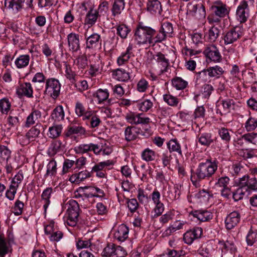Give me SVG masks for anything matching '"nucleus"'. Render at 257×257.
I'll return each instance as SVG.
<instances>
[{
  "instance_id": "e433bc0d",
  "label": "nucleus",
  "mask_w": 257,
  "mask_h": 257,
  "mask_svg": "<svg viewBox=\"0 0 257 257\" xmlns=\"http://www.w3.org/2000/svg\"><path fill=\"white\" fill-rule=\"evenodd\" d=\"M164 101L169 106L176 107L180 102V99L171 94L170 93L163 95Z\"/></svg>"
},
{
  "instance_id": "a19ab883",
  "label": "nucleus",
  "mask_w": 257,
  "mask_h": 257,
  "mask_svg": "<svg viewBox=\"0 0 257 257\" xmlns=\"http://www.w3.org/2000/svg\"><path fill=\"white\" fill-rule=\"evenodd\" d=\"M85 132V128L82 126L72 125L68 128L65 136L68 137L73 134L84 135Z\"/></svg>"
},
{
  "instance_id": "6ab92c4d",
  "label": "nucleus",
  "mask_w": 257,
  "mask_h": 257,
  "mask_svg": "<svg viewBox=\"0 0 257 257\" xmlns=\"http://www.w3.org/2000/svg\"><path fill=\"white\" fill-rule=\"evenodd\" d=\"M79 206L78 202L74 200L69 201V205L67 209L69 218L76 219L78 218L79 213Z\"/></svg>"
},
{
  "instance_id": "5701e85b",
  "label": "nucleus",
  "mask_w": 257,
  "mask_h": 257,
  "mask_svg": "<svg viewBox=\"0 0 257 257\" xmlns=\"http://www.w3.org/2000/svg\"><path fill=\"white\" fill-rule=\"evenodd\" d=\"M147 10L153 15H160L162 11L161 3L158 0H149L147 3Z\"/></svg>"
},
{
  "instance_id": "864d4df0",
  "label": "nucleus",
  "mask_w": 257,
  "mask_h": 257,
  "mask_svg": "<svg viewBox=\"0 0 257 257\" xmlns=\"http://www.w3.org/2000/svg\"><path fill=\"white\" fill-rule=\"evenodd\" d=\"M96 97L98 99V103H101L107 99L109 96V92L107 89H98L95 94Z\"/></svg>"
},
{
  "instance_id": "49530a36",
  "label": "nucleus",
  "mask_w": 257,
  "mask_h": 257,
  "mask_svg": "<svg viewBox=\"0 0 257 257\" xmlns=\"http://www.w3.org/2000/svg\"><path fill=\"white\" fill-rule=\"evenodd\" d=\"M219 30L215 27H211L208 31L207 39L210 42H214L219 36Z\"/></svg>"
},
{
  "instance_id": "a878e982",
  "label": "nucleus",
  "mask_w": 257,
  "mask_h": 257,
  "mask_svg": "<svg viewBox=\"0 0 257 257\" xmlns=\"http://www.w3.org/2000/svg\"><path fill=\"white\" fill-rule=\"evenodd\" d=\"M113 77L120 81H126L130 78V73L124 69L118 68L112 71Z\"/></svg>"
},
{
  "instance_id": "09e8293b",
  "label": "nucleus",
  "mask_w": 257,
  "mask_h": 257,
  "mask_svg": "<svg viewBox=\"0 0 257 257\" xmlns=\"http://www.w3.org/2000/svg\"><path fill=\"white\" fill-rule=\"evenodd\" d=\"M142 158L147 162L152 161L155 158V153L152 150L147 148L142 152Z\"/></svg>"
},
{
  "instance_id": "4d7b16f0",
  "label": "nucleus",
  "mask_w": 257,
  "mask_h": 257,
  "mask_svg": "<svg viewBox=\"0 0 257 257\" xmlns=\"http://www.w3.org/2000/svg\"><path fill=\"white\" fill-rule=\"evenodd\" d=\"M65 76L66 77L69 79L72 83H74L75 80L76 74L74 71L72 70L71 66L67 64H65Z\"/></svg>"
},
{
  "instance_id": "37998d69",
  "label": "nucleus",
  "mask_w": 257,
  "mask_h": 257,
  "mask_svg": "<svg viewBox=\"0 0 257 257\" xmlns=\"http://www.w3.org/2000/svg\"><path fill=\"white\" fill-rule=\"evenodd\" d=\"M173 86L178 90H182L185 89L188 82L180 77H175L172 81Z\"/></svg>"
},
{
  "instance_id": "20e7f679",
  "label": "nucleus",
  "mask_w": 257,
  "mask_h": 257,
  "mask_svg": "<svg viewBox=\"0 0 257 257\" xmlns=\"http://www.w3.org/2000/svg\"><path fill=\"white\" fill-rule=\"evenodd\" d=\"M61 84L58 80L55 78H49L46 80L45 94L55 99L60 95Z\"/></svg>"
},
{
  "instance_id": "473e14b6",
  "label": "nucleus",
  "mask_w": 257,
  "mask_h": 257,
  "mask_svg": "<svg viewBox=\"0 0 257 257\" xmlns=\"http://www.w3.org/2000/svg\"><path fill=\"white\" fill-rule=\"evenodd\" d=\"M53 189L51 187H48L43 191L41 195L42 199L44 201L43 208L45 214L46 213L47 209L50 203V198Z\"/></svg>"
},
{
  "instance_id": "9b49d317",
  "label": "nucleus",
  "mask_w": 257,
  "mask_h": 257,
  "mask_svg": "<svg viewBox=\"0 0 257 257\" xmlns=\"http://www.w3.org/2000/svg\"><path fill=\"white\" fill-rule=\"evenodd\" d=\"M240 221V213L237 211L231 212L226 216L225 220L226 229L228 230L232 229L237 225Z\"/></svg>"
},
{
  "instance_id": "338daca9",
  "label": "nucleus",
  "mask_w": 257,
  "mask_h": 257,
  "mask_svg": "<svg viewBox=\"0 0 257 257\" xmlns=\"http://www.w3.org/2000/svg\"><path fill=\"white\" fill-rule=\"evenodd\" d=\"M74 63L80 68L84 69L87 65V59L85 55L79 56L74 61Z\"/></svg>"
},
{
  "instance_id": "f03ea898",
  "label": "nucleus",
  "mask_w": 257,
  "mask_h": 257,
  "mask_svg": "<svg viewBox=\"0 0 257 257\" xmlns=\"http://www.w3.org/2000/svg\"><path fill=\"white\" fill-rule=\"evenodd\" d=\"M156 33L155 29L144 25L143 23H140L137 26L135 31V40L139 45L148 43L150 44L158 43V42H156L154 36Z\"/></svg>"
},
{
  "instance_id": "a18cd8bd",
  "label": "nucleus",
  "mask_w": 257,
  "mask_h": 257,
  "mask_svg": "<svg viewBox=\"0 0 257 257\" xmlns=\"http://www.w3.org/2000/svg\"><path fill=\"white\" fill-rule=\"evenodd\" d=\"M136 131H135V127L132 126H127L124 131L125 138L127 141H131L135 140L137 135Z\"/></svg>"
},
{
  "instance_id": "9d476101",
  "label": "nucleus",
  "mask_w": 257,
  "mask_h": 257,
  "mask_svg": "<svg viewBox=\"0 0 257 257\" xmlns=\"http://www.w3.org/2000/svg\"><path fill=\"white\" fill-rule=\"evenodd\" d=\"M112 152L110 144L106 140H103L97 144H95L94 153L96 155H109Z\"/></svg>"
},
{
  "instance_id": "3c124183",
  "label": "nucleus",
  "mask_w": 257,
  "mask_h": 257,
  "mask_svg": "<svg viewBox=\"0 0 257 257\" xmlns=\"http://www.w3.org/2000/svg\"><path fill=\"white\" fill-rule=\"evenodd\" d=\"M115 245L113 243L108 244L103 249L101 255L104 257H113Z\"/></svg>"
},
{
  "instance_id": "79ce46f5",
  "label": "nucleus",
  "mask_w": 257,
  "mask_h": 257,
  "mask_svg": "<svg viewBox=\"0 0 257 257\" xmlns=\"http://www.w3.org/2000/svg\"><path fill=\"white\" fill-rule=\"evenodd\" d=\"M113 165L112 161L107 160L106 161L101 162L95 164L92 168L91 173L96 172L104 170L105 168L108 166Z\"/></svg>"
},
{
  "instance_id": "412c9836",
  "label": "nucleus",
  "mask_w": 257,
  "mask_h": 257,
  "mask_svg": "<svg viewBox=\"0 0 257 257\" xmlns=\"http://www.w3.org/2000/svg\"><path fill=\"white\" fill-rule=\"evenodd\" d=\"M198 141L201 145L209 147L214 142L215 138L213 137L212 133H204L198 135Z\"/></svg>"
},
{
  "instance_id": "b1692460",
  "label": "nucleus",
  "mask_w": 257,
  "mask_h": 257,
  "mask_svg": "<svg viewBox=\"0 0 257 257\" xmlns=\"http://www.w3.org/2000/svg\"><path fill=\"white\" fill-rule=\"evenodd\" d=\"M101 40L100 36L98 34L94 33L89 36L86 40V48L93 49L101 44Z\"/></svg>"
},
{
  "instance_id": "39448f33",
  "label": "nucleus",
  "mask_w": 257,
  "mask_h": 257,
  "mask_svg": "<svg viewBox=\"0 0 257 257\" xmlns=\"http://www.w3.org/2000/svg\"><path fill=\"white\" fill-rule=\"evenodd\" d=\"M173 33V25L170 22H162L158 33L155 36L156 42L161 43L166 40L167 37H172Z\"/></svg>"
},
{
  "instance_id": "c85d7f7f",
  "label": "nucleus",
  "mask_w": 257,
  "mask_h": 257,
  "mask_svg": "<svg viewBox=\"0 0 257 257\" xmlns=\"http://www.w3.org/2000/svg\"><path fill=\"white\" fill-rule=\"evenodd\" d=\"M212 10L216 16L222 18L229 13L226 6L222 4H218L212 6Z\"/></svg>"
},
{
  "instance_id": "c756f323",
  "label": "nucleus",
  "mask_w": 257,
  "mask_h": 257,
  "mask_svg": "<svg viewBox=\"0 0 257 257\" xmlns=\"http://www.w3.org/2000/svg\"><path fill=\"white\" fill-rule=\"evenodd\" d=\"M90 177V172L87 170H84L73 174L69 178L70 181L72 183H78L85 179Z\"/></svg>"
},
{
  "instance_id": "bf43d9fd",
  "label": "nucleus",
  "mask_w": 257,
  "mask_h": 257,
  "mask_svg": "<svg viewBox=\"0 0 257 257\" xmlns=\"http://www.w3.org/2000/svg\"><path fill=\"white\" fill-rule=\"evenodd\" d=\"M11 104L7 98H3L0 100V109L4 114H7L10 110Z\"/></svg>"
},
{
  "instance_id": "f257e3e1",
  "label": "nucleus",
  "mask_w": 257,
  "mask_h": 257,
  "mask_svg": "<svg viewBox=\"0 0 257 257\" xmlns=\"http://www.w3.org/2000/svg\"><path fill=\"white\" fill-rule=\"evenodd\" d=\"M218 162L212 159H206L199 163L194 172H192L191 180L193 183L203 180H208L215 174L218 168Z\"/></svg>"
},
{
  "instance_id": "ddd939ff",
  "label": "nucleus",
  "mask_w": 257,
  "mask_h": 257,
  "mask_svg": "<svg viewBox=\"0 0 257 257\" xmlns=\"http://www.w3.org/2000/svg\"><path fill=\"white\" fill-rule=\"evenodd\" d=\"M239 187H245L252 190H257V177L249 178L248 175H244L240 178L239 181Z\"/></svg>"
},
{
  "instance_id": "603ef678",
  "label": "nucleus",
  "mask_w": 257,
  "mask_h": 257,
  "mask_svg": "<svg viewBox=\"0 0 257 257\" xmlns=\"http://www.w3.org/2000/svg\"><path fill=\"white\" fill-rule=\"evenodd\" d=\"M247 191V188L239 187L235 192H232V197L234 200L235 201H237L242 199Z\"/></svg>"
},
{
  "instance_id": "ea45409f",
  "label": "nucleus",
  "mask_w": 257,
  "mask_h": 257,
  "mask_svg": "<svg viewBox=\"0 0 257 257\" xmlns=\"http://www.w3.org/2000/svg\"><path fill=\"white\" fill-rule=\"evenodd\" d=\"M167 147L170 153L176 152L179 155H182L181 146L176 139H172L167 144Z\"/></svg>"
},
{
  "instance_id": "c9c22d12",
  "label": "nucleus",
  "mask_w": 257,
  "mask_h": 257,
  "mask_svg": "<svg viewBox=\"0 0 257 257\" xmlns=\"http://www.w3.org/2000/svg\"><path fill=\"white\" fill-rule=\"evenodd\" d=\"M63 129L61 124H56L49 128L48 136L50 138L56 139L59 137L62 133Z\"/></svg>"
},
{
  "instance_id": "052dcab7",
  "label": "nucleus",
  "mask_w": 257,
  "mask_h": 257,
  "mask_svg": "<svg viewBox=\"0 0 257 257\" xmlns=\"http://www.w3.org/2000/svg\"><path fill=\"white\" fill-rule=\"evenodd\" d=\"M8 253V246L3 235H0V257H4Z\"/></svg>"
},
{
  "instance_id": "8fccbe9b",
  "label": "nucleus",
  "mask_w": 257,
  "mask_h": 257,
  "mask_svg": "<svg viewBox=\"0 0 257 257\" xmlns=\"http://www.w3.org/2000/svg\"><path fill=\"white\" fill-rule=\"evenodd\" d=\"M116 30L117 34L119 35L122 39L126 38L128 34L131 31V30L124 24H121L118 26L116 28Z\"/></svg>"
},
{
  "instance_id": "72a5a7b5",
  "label": "nucleus",
  "mask_w": 257,
  "mask_h": 257,
  "mask_svg": "<svg viewBox=\"0 0 257 257\" xmlns=\"http://www.w3.org/2000/svg\"><path fill=\"white\" fill-rule=\"evenodd\" d=\"M62 143L60 140H55L52 142L48 150V155L53 157L62 149Z\"/></svg>"
},
{
  "instance_id": "13d9d810",
  "label": "nucleus",
  "mask_w": 257,
  "mask_h": 257,
  "mask_svg": "<svg viewBox=\"0 0 257 257\" xmlns=\"http://www.w3.org/2000/svg\"><path fill=\"white\" fill-rule=\"evenodd\" d=\"M7 123L10 128L18 126L19 123V119L17 116H15L12 111H10V114L7 118Z\"/></svg>"
},
{
  "instance_id": "774afa93",
  "label": "nucleus",
  "mask_w": 257,
  "mask_h": 257,
  "mask_svg": "<svg viewBox=\"0 0 257 257\" xmlns=\"http://www.w3.org/2000/svg\"><path fill=\"white\" fill-rule=\"evenodd\" d=\"M74 164L75 161L65 159L63 164L62 174H65L68 173L71 168L74 166Z\"/></svg>"
},
{
  "instance_id": "2f4dec72",
  "label": "nucleus",
  "mask_w": 257,
  "mask_h": 257,
  "mask_svg": "<svg viewBox=\"0 0 257 257\" xmlns=\"http://www.w3.org/2000/svg\"><path fill=\"white\" fill-rule=\"evenodd\" d=\"M41 117V112L38 110H33L27 118L25 125L30 127Z\"/></svg>"
},
{
  "instance_id": "7ed1b4c3",
  "label": "nucleus",
  "mask_w": 257,
  "mask_h": 257,
  "mask_svg": "<svg viewBox=\"0 0 257 257\" xmlns=\"http://www.w3.org/2000/svg\"><path fill=\"white\" fill-rule=\"evenodd\" d=\"M244 35V29L242 27L236 26L224 32L223 40L225 45H236Z\"/></svg>"
},
{
  "instance_id": "e2e57ef3",
  "label": "nucleus",
  "mask_w": 257,
  "mask_h": 257,
  "mask_svg": "<svg viewBox=\"0 0 257 257\" xmlns=\"http://www.w3.org/2000/svg\"><path fill=\"white\" fill-rule=\"evenodd\" d=\"M126 203L127 207L131 213H134L139 207V203L135 198L129 199L127 198Z\"/></svg>"
},
{
  "instance_id": "69168bd1",
  "label": "nucleus",
  "mask_w": 257,
  "mask_h": 257,
  "mask_svg": "<svg viewBox=\"0 0 257 257\" xmlns=\"http://www.w3.org/2000/svg\"><path fill=\"white\" fill-rule=\"evenodd\" d=\"M87 120H89L90 127L91 128L97 127L101 123V120L99 116L94 114L93 111H92L91 116L89 117V119Z\"/></svg>"
},
{
  "instance_id": "1a4fd4ad",
  "label": "nucleus",
  "mask_w": 257,
  "mask_h": 257,
  "mask_svg": "<svg viewBox=\"0 0 257 257\" xmlns=\"http://www.w3.org/2000/svg\"><path fill=\"white\" fill-rule=\"evenodd\" d=\"M249 8L245 2H241L237 8L236 16L241 23L245 22L249 17Z\"/></svg>"
},
{
  "instance_id": "6e6552de",
  "label": "nucleus",
  "mask_w": 257,
  "mask_h": 257,
  "mask_svg": "<svg viewBox=\"0 0 257 257\" xmlns=\"http://www.w3.org/2000/svg\"><path fill=\"white\" fill-rule=\"evenodd\" d=\"M16 93L20 98L24 96L28 98L33 97V89L32 84L30 82L20 83L17 87Z\"/></svg>"
},
{
  "instance_id": "7c9ffc66",
  "label": "nucleus",
  "mask_w": 257,
  "mask_h": 257,
  "mask_svg": "<svg viewBox=\"0 0 257 257\" xmlns=\"http://www.w3.org/2000/svg\"><path fill=\"white\" fill-rule=\"evenodd\" d=\"M207 69L208 70V75L209 78L215 77L218 78L224 72L223 69L218 65L209 67Z\"/></svg>"
},
{
  "instance_id": "bb28decb",
  "label": "nucleus",
  "mask_w": 257,
  "mask_h": 257,
  "mask_svg": "<svg viewBox=\"0 0 257 257\" xmlns=\"http://www.w3.org/2000/svg\"><path fill=\"white\" fill-rule=\"evenodd\" d=\"M193 216L201 222L207 221L212 218V213L207 210L195 211L193 213Z\"/></svg>"
},
{
  "instance_id": "de8ad7c7",
  "label": "nucleus",
  "mask_w": 257,
  "mask_h": 257,
  "mask_svg": "<svg viewBox=\"0 0 257 257\" xmlns=\"http://www.w3.org/2000/svg\"><path fill=\"white\" fill-rule=\"evenodd\" d=\"M94 144L90 143L89 144H81L79 145L76 149L78 153L84 154L89 151H93L94 150Z\"/></svg>"
},
{
  "instance_id": "0eeeda50",
  "label": "nucleus",
  "mask_w": 257,
  "mask_h": 257,
  "mask_svg": "<svg viewBox=\"0 0 257 257\" xmlns=\"http://www.w3.org/2000/svg\"><path fill=\"white\" fill-rule=\"evenodd\" d=\"M203 230L200 227H195L186 231L183 236L184 242L187 244H191L194 240L201 237Z\"/></svg>"
},
{
  "instance_id": "4468645a",
  "label": "nucleus",
  "mask_w": 257,
  "mask_h": 257,
  "mask_svg": "<svg viewBox=\"0 0 257 257\" xmlns=\"http://www.w3.org/2000/svg\"><path fill=\"white\" fill-rule=\"evenodd\" d=\"M67 41L69 50L73 52L80 49L79 36L78 34L71 33L67 36Z\"/></svg>"
},
{
  "instance_id": "cd10ccee",
  "label": "nucleus",
  "mask_w": 257,
  "mask_h": 257,
  "mask_svg": "<svg viewBox=\"0 0 257 257\" xmlns=\"http://www.w3.org/2000/svg\"><path fill=\"white\" fill-rule=\"evenodd\" d=\"M65 113L62 105L56 106L51 114V118L54 121H60L64 119Z\"/></svg>"
},
{
  "instance_id": "aec40b11",
  "label": "nucleus",
  "mask_w": 257,
  "mask_h": 257,
  "mask_svg": "<svg viewBox=\"0 0 257 257\" xmlns=\"http://www.w3.org/2000/svg\"><path fill=\"white\" fill-rule=\"evenodd\" d=\"M129 229L124 224L120 225L115 231L114 236L119 241H124L128 237Z\"/></svg>"
},
{
  "instance_id": "4be33fe9",
  "label": "nucleus",
  "mask_w": 257,
  "mask_h": 257,
  "mask_svg": "<svg viewBox=\"0 0 257 257\" xmlns=\"http://www.w3.org/2000/svg\"><path fill=\"white\" fill-rule=\"evenodd\" d=\"M100 18L99 14L97 12L96 10L93 8H90L86 15L85 22L88 25H94L98 18Z\"/></svg>"
},
{
  "instance_id": "2eb2a0df",
  "label": "nucleus",
  "mask_w": 257,
  "mask_h": 257,
  "mask_svg": "<svg viewBox=\"0 0 257 257\" xmlns=\"http://www.w3.org/2000/svg\"><path fill=\"white\" fill-rule=\"evenodd\" d=\"M189 13L199 19L204 18L206 16L205 7L202 3L191 5Z\"/></svg>"
},
{
  "instance_id": "0e129e2a",
  "label": "nucleus",
  "mask_w": 257,
  "mask_h": 257,
  "mask_svg": "<svg viewBox=\"0 0 257 257\" xmlns=\"http://www.w3.org/2000/svg\"><path fill=\"white\" fill-rule=\"evenodd\" d=\"M208 78L207 69H204L197 73L196 81L199 83L206 82L208 81Z\"/></svg>"
},
{
  "instance_id": "680f3d73",
  "label": "nucleus",
  "mask_w": 257,
  "mask_h": 257,
  "mask_svg": "<svg viewBox=\"0 0 257 257\" xmlns=\"http://www.w3.org/2000/svg\"><path fill=\"white\" fill-rule=\"evenodd\" d=\"M242 138L246 142L257 145V133H247L243 135Z\"/></svg>"
},
{
  "instance_id": "f8f14e48",
  "label": "nucleus",
  "mask_w": 257,
  "mask_h": 257,
  "mask_svg": "<svg viewBox=\"0 0 257 257\" xmlns=\"http://www.w3.org/2000/svg\"><path fill=\"white\" fill-rule=\"evenodd\" d=\"M41 124H36L35 126L32 127L22 139L23 140L21 142L23 145L28 144L30 141L36 137H38L40 133Z\"/></svg>"
},
{
  "instance_id": "f704fd0d",
  "label": "nucleus",
  "mask_w": 257,
  "mask_h": 257,
  "mask_svg": "<svg viewBox=\"0 0 257 257\" xmlns=\"http://www.w3.org/2000/svg\"><path fill=\"white\" fill-rule=\"evenodd\" d=\"M57 162L54 159H52L47 165V171L45 177L55 176L57 174Z\"/></svg>"
},
{
  "instance_id": "58836bf2",
  "label": "nucleus",
  "mask_w": 257,
  "mask_h": 257,
  "mask_svg": "<svg viewBox=\"0 0 257 257\" xmlns=\"http://www.w3.org/2000/svg\"><path fill=\"white\" fill-rule=\"evenodd\" d=\"M30 62L29 55H22L15 60V63L18 68H22L27 66Z\"/></svg>"
},
{
  "instance_id": "393cba45",
  "label": "nucleus",
  "mask_w": 257,
  "mask_h": 257,
  "mask_svg": "<svg viewBox=\"0 0 257 257\" xmlns=\"http://www.w3.org/2000/svg\"><path fill=\"white\" fill-rule=\"evenodd\" d=\"M133 47L129 45L126 51L123 52L117 59V63L119 66L125 64L132 55Z\"/></svg>"
},
{
  "instance_id": "5fc2aeb1",
  "label": "nucleus",
  "mask_w": 257,
  "mask_h": 257,
  "mask_svg": "<svg viewBox=\"0 0 257 257\" xmlns=\"http://www.w3.org/2000/svg\"><path fill=\"white\" fill-rule=\"evenodd\" d=\"M218 134L221 140L226 143H228L231 139V136L229 130L225 127H221L218 130Z\"/></svg>"
},
{
  "instance_id": "4c0bfd02",
  "label": "nucleus",
  "mask_w": 257,
  "mask_h": 257,
  "mask_svg": "<svg viewBox=\"0 0 257 257\" xmlns=\"http://www.w3.org/2000/svg\"><path fill=\"white\" fill-rule=\"evenodd\" d=\"M124 0H114L111 9L112 15L116 16L121 13L124 8Z\"/></svg>"
},
{
  "instance_id": "423d86ee",
  "label": "nucleus",
  "mask_w": 257,
  "mask_h": 257,
  "mask_svg": "<svg viewBox=\"0 0 257 257\" xmlns=\"http://www.w3.org/2000/svg\"><path fill=\"white\" fill-rule=\"evenodd\" d=\"M203 53L207 58L214 62H220L222 59V56L218 49L214 44L206 47Z\"/></svg>"
},
{
  "instance_id": "6e6d98bb",
  "label": "nucleus",
  "mask_w": 257,
  "mask_h": 257,
  "mask_svg": "<svg viewBox=\"0 0 257 257\" xmlns=\"http://www.w3.org/2000/svg\"><path fill=\"white\" fill-rule=\"evenodd\" d=\"M24 207V203L20 200L18 199L16 201L14 205L12 208L13 212L15 215L18 216L21 215L23 211Z\"/></svg>"
},
{
  "instance_id": "f3484780",
  "label": "nucleus",
  "mask_w": 257,
  "mask_h": 257,
  "mask_svg": "<svg viewBox=\"0 0 257 257\" xmlns=\"http://www.w3.org/2000/svg\"><path fill=\"white\" fill-rule=\"evenodd\" d=\"M153 58L160 67L162 73L166 72L169 65V59L166 58L165 55L161 52H158L154 55Z\"/></svg>"
},
{
  "instance_id": "a211bd4d",
  "label": "nucleus",
  "mask_w": 257,
  "mask_h": 257,
  "mask_svg": "<svg viewBox=\"0 0 257 257\" xmlns=\"http://www.w3.org/2000/svg\"><path fill=\"white\" fill-rule=\"evenodd\" d=\"M24 3L23 0H5V6L15 13L20 12L23 9Z\"/></svg>"
},
{
  "instance_id": "c03bdc74",
  "label": "nucleus",
  "mask_w": 257,
  "mask_h": 257,
  "mask_svg": "<svg viewBox=\"0 0 257 257\" xmlns=\"http://www.w3.org/2000/svg\"><path fill=\"white\" fill-rule=\"evenodd\" d=\"M214 90L212 85L208 83L204 84L201 88V93L203 98L208 99Z\"/></svg>"
},
{
  "instance_id": "dca6fc26",
  "label": "nucleus",
  "mask_w": 257,
  "mask_h": 257,
  "mask_svg": "<svg viewBox=\"0 0 257 257\" xmlns=\"http://www.w3.org/2000/svg\"><path fill=\"white\" fill-rule=\"evenodd\" d=\"M75 111L78 117H82L83 120H86L91 116L92 110H86L82 103L77 101L75 104Z\"/></svg>"
}]
</instances>
